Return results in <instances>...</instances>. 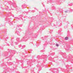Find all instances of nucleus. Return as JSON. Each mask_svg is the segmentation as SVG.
Wrapping results in <instances>:
<instances>
[{
  "instance_id": "nucleus-2",
  "label": "nucleus",
  "mask_w": 73,
  "mask_h": 73,
  "mask_svg": "<svg viewBox=\"0 0 73 73\" xmlns=\"http://www.w3.org/2000/svg\"><path fill=\"white\" fill-rule=\"evenodd\" d=\"M56 45L57 46H58V44H56Z\"/></svg>"
},
{
  "instance_id": "nucleus-1",
  "label": "nucleus",
  "mask_w": 73,
  "mask_h": 73,
  "mask_svg": "<svg viewBox=\"0 0 73 73\" xmlns=\"http://www.w3.org/2000/svg\"><path fill=\"white\" fill-rule=\"evenodd\" d=\"M68 38L67 37L65 38V39L66 40H68Z\"/></svg>"
}]
</instances>
